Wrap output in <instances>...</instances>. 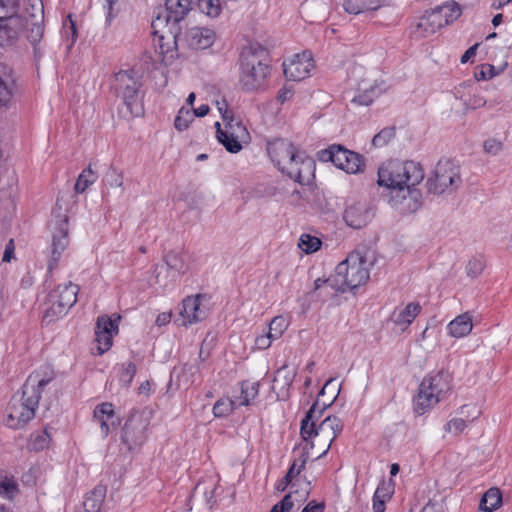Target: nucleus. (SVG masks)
I'll return each mask as SVG.
<instances>
[{"label": "nucleus", "instance_id": "obj_20", "mask_svg": "<svg viewBox=\"0 0 512 512\" xmlns=\"http://www.w3.org/2000/svg\"><path fill=\"white\" fill-rule=\"evenodd\" d=\"M68 244V218L66 216H58L52 237L51 257L48 263V268L50 270L57 265V262Z\"/></svg>", "mask_w": 512, "mask_h": 512}, {"label": "nucleus", "instance_id": "obj_19", "mask_svg": "<svg viewBox=\"0 0 512 512\" xmlns=\"http://www.w3.org/2000/svg\"><path fill=\"white\" fill-rule=\"evenodd\" d=\"M164 23V20L161 16H157L156 19L152 21V28H153V46L155 49V52L163 57H169L173 58L174 54L176 52V35L173 32L172 27H168V35L160 34L157 28L161 26Z\"/></svg>", "mask_w": 512, "mask_h": 512}, {"label": "nucleus", "instance_id": "obj_9", "mask_svg": "<svg viewBox=\"0 0 512 512\" xmlns=\"http://www.w3.org/2000/svg\"><path fill=\"white\" fill-rule=\"evenodd\" d=\"M370 265L368 253L356 250L337 265L335 274L345 290H353L367 282Z\"/></svg>", "mask_w": 512, "mask_h": 512}, {"label": "nucleus", "instance_id": "obj_18", "mask_svg": "<svg viewBox=\"0 0 512 512\" xmlns=\"http://www.w3.org/2000/svg\"><path fill=\"white\" fill-rule=\"evenodd\" d=\"M119 319V316L115 319L105 315L98 317L95 327V342L99 355H102L111 348L113 336L118 333Z\"/></svg>", "mask_w": 512, "mask_h": 512}, {"label": "nucleus", "instance_id": "obj_10", "mask_svg": "<svg viewBox=\"0 0 512 512\" xmlns=\"http://www.w3.org/2000/svg\"><path fill=\"white\" fill-rule=\"evenodd\" d=\"M143 85L142 74L135 69L122 70L115 74V89L132 116L143 114L140 89Z\"/></svg>", "mask_w": 512, "mask_h": 512}, {"label": "nucleus", "instance_id": "obj_56", "mask_svg": "<svg viewBox=\"0 0 512 512\" xmlns=\"http://www.w3.org/2000/svg\"><path fill=\"white\" fill-rule=\"evenodd\" d=\"M217 108L222 116L223 122H226L228 119H230L233 116L232 111H230L227 107L226 101H216Z\"/></svg>", "mask_w": 512, "mask_h": 512}, {"label": "nucleus", "instance_id": "obj_59", "mask_svg": "<svg viewBox=\"0 0 512 512\" xmlns=\"http://www.w3.org/2000/svg\"><path fill=\"white\" fill-rule=\"evenodd\" d=\"M325 509V504L323 502L317 503L315 501H310L302 510V512H323Z\"/></svg>", "mask_w": 512, "mask_h": 512}, {"label": "nucleus", "instance_id": "obj_37", "mask_svg": "<svg viewBox=\"0 0 512 512\" xmlns=\"http://www.w3.org/2000/svg\"><path fill=\"white\" fill-rule=\"evenodd\" d=\"M259 391L258 382L244 381L241 384V395L237 400V405L248 406L256 398Z\"/></svg>", "mask_w": 512, "mask_h": 512}, {"label": "nucleus", "instance_id": "obj_40", "mask_svg": "<svg viewBox=\"0 0 512 512\" xmlns=\"http://www.w3.org/2000/svg\"><path fill=\"white\" fill-rule=\"evenodd\" d=\"M321 246V240L318 237L309 234L301 235L298 247L306 254L316 252Z\"/></svg>", "mask_w": 512, "mask_h": 512}, {"label": "nucleus", "instance_id": "obj_53", "mask_svg": "<svg viewBox=\"0 0 512 512\" xmlns=\"http://www.w3.org/2000/svg\"><path fill=\"white\" fill-rule=\"evenodd\" d=\"M43 35V27L40 24H33L28 38L32 44H36L40 41Z\"/></svg>", "mask_w": 512, "mask_h": 512}, {"label": "nucleus", "instance_id": "obj_3", "mask_svg": "<svg viewBox=\"0 0 512 512\" xmlns=\"http://www.w3.org/2000/svg\"><path fill=\"white\" fill-rule=\"evenodd\" d=\"M267 152L278 169L300 184H309L314 178L315 161L300 154L292 142L275 139L268 143Z\"/></svg>", "mask_w": 512, "mask_h": 512}, {"label": "nucleus", "instance_id": "obj_5", "mask_svg": "<svg viewBox=\"0 0 512 512\" xmlns=\"http://www.w3.org/2000/svg\"><path fill=\"white\" fill-rule=\"evenodd\" d=\"M323 409L317 408V403H314L309 411L306 413L305 418L301 421L300 434L304 441H306L305 450L313 449L315 442L313 438L323 440V451L317 456L321 458L329 451L332 443L337 436L342 432L344 423L337 416H327L317 426L316 422L321 417Z\"/></svg>", "mask_w": 512, "mask_h": 512}, {"label": "nucleus", "instance_id": "obj_42", "mask_svg": "<svg viewBox=\"0 0 512 512\" xmlns=\"http://www.w3.org/2000/svg\"><path fill=\"white\" fill-rule=\"evenodd\" d=\"M200 11L211 18H216L221 12V0H199Z\"/></svg>", "mask_w": 512, "mask_h": 512}, {"label": "nucleus", "instance_id": "obj_62", "mask_svg": "<svg viewBox=\"0 0 512 512\" xmlns=\"http://www.w3.org/2000/svg\"><path fill=\"white\" fill-rule=\"evenodd\" d=\"M485 103L486 100L480 95H473L469 100V105H471L473 108H480L484 106Z\"/></svg>", "mask_w": 512, "mask_h": 512}, {"label": "nucleus", "instance_id": "obj_12", "mask_svg": "<svg viewBox=\"0 0 512 512\" xmlns=\"http://www.w3.org/2000/svg\"><path fill=\"white\" fill-rule=\"evenodd\" d=\"M462 184L460 167L452 160L438 161L433 175L427 179L426 186L429 194H451Z\"/></svg>", "mask_w": 512, "mask_h": 512}, {"label": "nucleus", "instance_id": "obj_29", "mask_svg": "<svg viewBox=\"0 0 512 512\" xmlns=\"http://www.w3.org/2000/svg\"><path fill=\"white\" fill-rule=\"evenodd\" d=\"M385 0H342L344 11L351 15H358L381 8Z\"/></svg>", "mask_w": 512, "mask_h": 512}, {"label": "nucleus", "instance_id": "obj_16", "mask_svg": "<svg viewBox=\"0 0 512 512\" xmlns=\"http://www.w3.org/2000/svg\"><path fill=\"white\" fill-rule=\"evenodd\" d=\"M249 139L250 135L247 128L234 116L224 122V130L219 131V142L230 153L241 151L242 144L248 143Z\"/></svg>", "mask_w": 512, "mask_h": 512}, {"label": "nucleus", "instance_id": "obj_2", "mask_svg": "<svg viewBox=\"0 0 512 512\" xmlns=\"http://www.w3.org/2000/svg\"><path fill=\"white\" fill-rule=\"evenodd\" d=\"M50 381V378L42 377L39 372L28 376L21 393L11 398L7 408L6 425L8 427L21 429L35 417L42 391Z\"/></svg>", "mask_w": 512, "mask_h": 512}, {"label": "nucleus", "instance_id": "obj_6", "mask_svg": "<svg viewBox=\"0 0 512 512\" xmlns=\"http://www.w3.org/2000/svg\"><path fill=\"white\" fill-rule=\"evenodd\" d=\"M323 409L317 408V403H314L309 411L306 413L305 418L301 421L300 434L304 441H306L305 450L313 449L315 442L313 438L323 440V451L317 456L321 458L329 451L332 443L337 436L342 432L344 423L337 416H327L317 426L316 422L321 417Z\"/></svg>", "mask_w": 512, "mask_h": 512}, {"label": "nucleus", "instance_id": "obj_32", "mask_svg": "<svg viewBox=\"0 0 512 512\" xmlns=\"http://www.w3.org/2000/svg\"><path fill=\"white\" fill-rule=\"evenodd\" d=\"M314 290L319 291L318 297L323 299L336 295V292H344L345 288L342 287L336 274L328 279L318 278L314 281Z\"/></svg>", "mask_w": 512, "mask_h": 512}, {"label": "nucleus", "instance_id": "obj_61", "mask_svg": "<svg viewBox=\"0 0 512 512\" xmlns=\"http://www.w3.org/2000/svg\"><path fill=\"white\" fill-rule=\"evenodd\" d=\"M421 512H443V507L440 503L429 501Z\"/></svg>", "mask_w": 512, "mask_h": 512}, {"label": "nucleus", "instance_id": "obj_13", "mask_svg": "<svg viewBox=\"0 0 512 512\" xmlns=\"http://www.w3.org/2000/svg\"><path fill=\"white\" fill-rule=\"evenodd\" d=\"M78 292L79 286L72 282L59 284L47 296L43 321L50 323L66 315L77 302Z\"/></svg>", "mask_w": 512, "mask_h": 512}, {"label": "nucleus", "instance_id": "obj_1", "mask_svg": "<svg viewBox=\"0 0 512 512\" xmlns=\"http://www.w3.org/2000/svg\"><path fill=\"white\" fill-rule=\"evenodd\" d=\"M424 170L414 161H389L378 169L377 183L384 190L388 203L401 213H413L422 205L417 186L424 179Z\"/></svg>", "mask_w": 512, "mask_h": 512}, {"label": "nucleus", "instance_id": "obj_54", "mask_svg": "<svg viewBox=\"0 0 512 512\" xmlns=\"http://www.w3.org/2000/svg\"><path fill=\"white\" fill-rule=\"evenodd\" d=\"M494 76V67L492 65L483 66L479 72L475 73V77L478 81L491 79Z\"/></svg>", "mask_w": 512, "mask_h": 512}, {"label": "nucleus", "instance_id": "obj_15", "mask_svg": "<svg viewBox=\"0 0 512 512\" xmlns=\"http://www.w3.org/2000/svg\"><path fill=\"white\" fill-rule=\"evenodd\" d=\"M26 26L25 19L19 14L17 0H0V37L13 40Z\"/></svg>", "mask_w": 512, "mask_h": 512}, {"label": "nucleus", "instance_id": "obj_35", "mask_svg": "<svg viewBox=\"0 0 512 512\" xmlns=\"http://www.w3.org/2000/svg\"><path fill=\"white\" fill-rule=\"evenodd\" d=\"M19 494V485L13 475L0 473V496L13 500Z\"/></svg>", "mask_w": 512, "mask_h": 512}, {"label": "nucleus", "instance_id": "obj_52", "mask_svg": "<svg viewBox=\"0 0 512 512\" xmlns=\"http://www.w3.org/2000/svg\"><path fill=\"white\" fill-rule=\"evenodd\" d=\"M293 506L292 493H289L279 503L274 505L270 512H290Z\"/></svg>", "mask_w": 512, "mask_h": 512}, {"label": "nucleus", "instance_id": "obj_41", "mask_svg": "<svg viewBox=\"0 0 512 512\" xmlns=\"http://www.w3.org/2000/svg\"><path fill=\"white\" fill-rule=\"evenodd\" d=\"M194 120V115L189 108L181 107L174 121V126L178 131L186 130Z\"/></svg>", "mask_w": 512, "mask_h": 512}, {"label": "nucleus", "instance_id": "obj_64", "mask_svg": "<svg viewBox=\"0 0 512 512\" xmlns=\"http://www.w3.org/2000/svg\"><path fill=\"white\" fill-rule=\"evenodd\" d=\"M293 479L285 475L277 484L276 489L280 492H283L286 490V488L291 484Z\"/></svg>", "mask_w": 512, "mask_h": 512}, {"label": "nucleus", "instance_id": "obj_31", "mask_svg": "<svg viewBox=\"0 0 512 512\" xmlns=\"http://www.w3.org/2000/svg\"><path fill=\"white\" fill-rule=\"evenodd\" d=\"M421 309L422 307L418 302H411L407 304L402 310L394 313V324L400 326L402 330H404L414 321L421 312Z\"/></svg>", "mask_w": 512, "mask_h": 512}, {"label": "nucleus", "instance_id": "obj_36", "mask_svg": "<svg viewBox=\"0 0 512 512\" xmlns=\"http://www.w3.org/2000/svg\"><path fill=\"white\" fill-rule=\"evenodd\" d=\"M502 502V496L497 488L489 489L482 497L479 505L481 512H492Z\"/></svg>", "mask_w": 512, "mask_h": 512}, {"label": "nucleus", "instance_id": "obj_30", "mask_svg": "<svg viewBox=\"0 0 512 512\" xmlns=\"http://www.w3.org/2000/svg\"><path fill=\"white\" fill-rule=\"evenodd\" d=\"M472 328V317L468 313H463L448 324L447 331L450 336L461 338L468 335Z\"/></svg>", "mask_w": 512, "mask_h": 512}, {"label": "nucleus", "instance_id": "obj_44", "mask_svg": "<svg viewBox=\"0 0 512 512\" xmlns=\"http://www.w3.org/2000/svg\"><path fill=\"white\" fill-rule=\"evenodd\" d=\"M287 327L288 322L286 318H284L283 316H276L271 320L269 324V330L267 333L271 335L273 339L276 340L283 334Z\"/></svg>", "mask_w": 512, "mask_h": 512}, {"label": "nucleus", "instance_id": "obj_58", "mask_svg": "<svg viewBox=\"0 0 512 512\" xmlns=\"http://www.w3.org/2000/svg\"><path fill=\"white\" fill-rule=\"evenodd\" d=\"M293 96V90L289 87H283L279 90L277 95V100L279 103L283 104L286 101L290 100Z\"/></svg>", "mask_w": 512, "mask_h": 512}, {"label": "nucleus", "instance_id": "obj_50", "mask_svg": "<svg viewBox=\"0 0 512 512\" xmlns=\"http://www.w3.org/2000/svg\"><path fill=\"white\" fill-rule=\"evenodd\" d=\"M466 426L465 420L461 418H453L445 424L444 429L448 433L458 435L465 430Z\"/></svg>", "mask_w": 512, "mask_h": 512}, {"label": "nucleus", "instance_id": "obj_33", "mask_svg": "<svg viewBox=\"0 0 512 512\" xmlns=\"http://www.w3.org/2000/svg\"><path fill=\"white\" fill-rule=\"evenodd\" d=\"M164 262L168 269L176 273L178 276L188 271L187 256L180 251H169L164 256Z\"/></svg>", "mask_w": 512, "mask_h": 512}, {"label": "nucleus", "instance_id": "obj_46", "mask_svg": "<svg viewBox=\"0 0 512 512\" xmlns=\"http://www.w3.org/2000/svg\"><path fill=\"white\" fill-rule=\"evenodd\" d=\"M14 82L0 76V107L7 105L13 95Z\"/></svg>", "mask_w": 512, "mask_h": 512}, {"label": "nucleus", "instance_id": "obj_49", "mask_svg": "<svg viewBox=\"0 0 512 512\" xmlns=\"http://www.w3.org/2000/svg\"><path fill=\"white\" fill-rule=\"evenodd\" d=\"M308 450H306L305 453H303L298 459H296L289 470L287 471L286 475L290 477L291 479H294L297 477L300 472L304 469L306 462L308 460Z\"/></svg>", "mask_w": 512, "mask_h": 512}, {"label": "nucleus", "instance_id": "obj_8", "mask_svg": "<svg viewBox=\"0 0 512 512\" xmlns=\"http://www.w3.org/2000/svg\"><path fill=\"white\" fill-rule=\"evenodd\" d=\"M462 10L458 3L446 2L426 11L412 28L411 34L416 39L426 38L435 34L445 25H449L461 16Z\"/></svg>", "mask_w": 512, "mask_h": 512}, {"label": "nucleus", "instance_id": "obj_24", "mask_svg": "<svg viewBox=\"0 0 512 512\" xmlns=\"http://www.w3.org/2000/svg\"><path fill=\"white\" fill-rule=\"evenodd\" d=\"M372 217V211L363 204L351 205L346 208L343 214V220L345 223L354 229L364 227Z\"/></svg>", "mask_w": 512, "mask_h": 512}, {"label": "nucleus", "instance_id": "obj_26", "mask_svg": "<svg viewBox=\"0 0 512 512\" xmlns=\"http://www.w3.org/2000/svg\"><path fill=\"white\" fill-rule=\"evenodd\" d=\"M165 8L167 15L164 20L166 26L170 23L176 25L185 18L191 9L190 0H165Z\"/></svg>", "mask_w": 512, "mask_h": 512}, {"label": "nucleus", "instance_id": "obj_48", "mask_svg": "<svg viewBox=\"0 0 512 512\" xmlns=\"http://www.w3.org/2000/svg\"><path fill=\"white\" fill-rule=\"evenodd\" d=\"M123 173L111 167L104 176V183L110 187L123 186Z\"/></svg>", "mask_w": 512, "mask_h": 512}, {"label": "nucleus", "instance_id": "obj_27", "mask_svg": "<svg viewBox=\"0 0 512 512\" xmlns=\"http://www.w3.org/2000/svg\"><path fill=\"white\" fill-rule=\"evenodd\" d=\"M94 419L99 423L103 437L109 434L110 426L116 425L113 405L108 402L97 405L94 409Z\"/></svg>", "mask_w": 512, "mask_h": 512}, {"label": "nucleus", "instance_id": "obj_21", "mask_svg": "<svg viewBox=\"0 0 512 512\" xmlns=\"http://www.w3.org/2000/svg\"><path fill=\"white\" fill-rule=\"evenodd\" d=\"M284 74L289 80L301 81L310 75L314 64L310 52L304 51L301 54H296L287 63H283Z\"/></svg>", "mask_w": 512, "mask_h": 512}, {"label": "nucleus", "instance_id": "obj_7", "mask_svg": "<svg viewBox=\"0 0 512 512\" xmlns=\"http://www.w3.org/2000/svg\"><path fill=\"white\" fill-rule=\"evenodd\" d=\"M268 54L260 44H251L241 53L240 83L246 91L262 87L270 73Z\"/></svg>", "mask_w": 512, "mask_h": 512}, {"label": "nucleus", "instance_id": "obj_14", "mask_svg": "<svg viewBox=\"0 0 512 512\" xmlns=\"http://www.w3.org/2000/svg\"><path fill=\"white\" fill-rule=\"evenodd\" d=\"M319 155L322 161H331L337 168L351 174L361 172L365 165L360 154L341 145H332L328 149L321 150Z\"/></svg>", "mask_w": 512, "mask_h": 512}, {"label": "nucleus", "instance_id": "obj_45", "mask_svg": "<svg viewBox=\"0 0 512 512\" xmlns=\"http://www.w3.org/2000/svg\"><path fill=\"white\" fill-rule=\"evenodd\" d=\"M136 365L133 362L123 363L120 367L119 380L123 386L128 387L136 374Z\"/></svg>", "mask_w": 512, "mask_h": 512}, {"label": "nucleus", "instance_id": "obj_4", "mask_svg": "<svg viewBox=\"0 0 512 512\" xmlns=\"http://www.w3.org/2000/svg\"><path fill=\"white\" fill-rule=\"evenodd\" d=\"M323 409L317 408V403H314L309 411L306 413L305 418L301 421L300 434L304 441H306L305 450L313 449L315 442L313 438L323 440V451L317 456L321 458L329 451L332 443L337 436L342 432L344 423L337 416H327L317 426L316 422L321 417Z\"/></svg>", "mask_w": 512, "mask_h": 512}, {"label": "nucleus", "instance_id": "obj_39", "mask_svg": "<svg viewBox=\"0 0 512 512\" xmlns=\"http://www.w3.org/2000/svg\"><path fill=\"white\" fill-rule=\"evenodd\" d=\"M237 407V400L221 398L214 404L213 414L215 417H225L229 415Z\"/></svg>", "mask_w": 512, "mask_h": 512}, {"label": "nucleus", "instance_id": "obj_60", "mask_svg": "<svg viewBox=\"0 0 512 512\" xmlns=\"http://www.w3.org/2000/svg\"><path fill=\"white\" fill-rule=\"evenodd\" d=\"M484 149L488 153L496 154L501 150V144L495 140H488L484 143Z\"/></svg>", "mask_w": 512, "mask_h": 512}, {"label": "nucleus", "instance_id": "obj_43", "mask_svg": "<svg viewBox=\"0 0 512 512\" xmlns=\"http://www.w3.org/2000/svg\"><path fill=\"white\" fill-rule=\"evenodd\" d=\"M50 442V435L46 430L34 433L30 437L29 448L34 451H42L48 447Z\"/></svg>", "mask_w": 512, "mask_h": 512}, {"label": "nucleus", "instance_id": "obj_28", "mask_svg": "<svg viewBox=\"0 0 512 512\" xmlns=\"http://www.w3.org/2000/svg\"><path fill=\"white\" fill-rule=\"evenodd\" d=\"M395 491V483L393 480H382L374 495H373V511L374 512H384L385 504L388 502Z\"/></svg>", "mask_w": 512, "mask_h": 512}, {"label": "nucleus", "instance_id": "obj_57", "mask_svg": "<svg viewBox=\"0 0 512 512\" xmlns=\"http://www.w3.org/2000/svg\"><path fill=\"white\" fill-rule=\"evenodd\" d=\"M14 242L13 239H10L8 243L5 245V250L3 252L2 258H0L1 263L2 262H10L14 255Z\"/></svg>", "mask_w": 512, "mask_h": 512}, {"label": "nucleus", "instance_id": "obj_47", "mask_svg": "<svg viewBox=\"0 0 512 512\" xmlns=\"http://www.w3.org/2000/svg\"><path fill=\"white\" fill-rule=\"evenodd\" d=\"M395 137L394 128L387 127L377 133L372 139V145L374 147H383L388 144Z\"/></svg>", "mask_w": 512, "mask_h": 512}, {"label": "nucleus", "instance_id": "obj_34", "mask_svg": "<svg viewBox=\"0 0 512 512\" xmlns=\"http://www.w3.org/2000/svg\"><path fill=\"white\" fill-rule=\"evenodd\" d=\"M105 498V489L103 487H96L93 491L88 493L83 502L81 512H100L103 501Z\"/></svg>", "mask_w": 512, "mask_h": 512}, {"label": "nucleus", "instance_id": "obj_25", "mask_svg": "<svg viewBox=\"0 0 512 512\" xmlns=\"http://www.w3.org/2000/svg\"><path fill=\"white\" fill-rule=\"evenodd\" d=\"M186 38L192 49H207L215 42L216 33L210 28L193 27L188 30Z\"/></svg>", "mask_w": 512, "mask_h": 512}, {"label": "nucleus", "instance_id": "obj_11", "mask_svg": "<svg viewBox=\"0 0 512 512\" xmlns=\"http://www.w3.org/2000/svg\"><path fill=\"white\" fill-rule=\"evenodd\" d=\"M450 389V377L443 371L425 377L415 399L417 413L423 414L427 409L438 404Z\"/></svg>", "mask_w": 512, "mask_h": 512}, {"label": "nucleus", "instance_id": "obj_38", "mask_svg": "<svg viewBox=\"0 0 512 512\" xmlns=\"http://www.w3.org/2000/svg\"><path fill=\"white\" fill-rule=\"evenodd\" d=\"M97 179L96 173L88 166L84 169L77 178L75 183V190L77 193H83L86 189L92 185Z\"/></svg>", "mask_w": 512, "mask_h": 512}, {"label": "nucleus", "instance_id": "obj_63", "mask_svg": "<svg viewBox=\"0 0 512 512\" xmlns=\"http://www.w3.org/2000/svg\"><path fill=\"white\" fill-rule=\"evenodd\" d=\"M170 320H171V314L163 312L157 316V318L155 320V324L158 326H164V325L168 324L170 322Z\"/></svg>", "mask_w": 512, "mask_h": 512}, {"label": "nucleus", "instance_id": "obj_51", "mask_svg": "<svg viewBox=\"0 0 512 512\" xmlns=\"http://www.w3.org/2000/svg\"><path fill=\"white\" fill-rule=\"evenodd\" d=\"M484 265L485 264L482 258L471 259L466 266L467 275L472 278L477 277L483 271Z\"/></svg>", "mask_w": 512, "mask_h": 512}, {"label": "nucleus", "instance_id": "obj_22", "mask_svg": "<svg viewBox=\"0 0 512 512\" xmlns=\"http://www.w3.org/2000/svg\"><path fill=\"white\" fill-rule=\"evenodd\" d=\"M385 91L384 82L377 80L362 79L357 86L356 95L352 103L356 105L369 106L375 98Z\"/></svg>", "mask_w": 512, "mask_h": 512}, {"label": "nucleus", "instance_id": "obj_17", "mask_svg": "<svg viewBox=\"0 0 512 512\" xmlns=\"http://www.w3.org/2000/svg\"><path fill=\"white\" fill-rule=\"evenodd\" d=\"M148 421L142 415H132L122 429V442L131 450L146 440Z\"/></svg>", "mask_w": 512, "mask_h": 512}, {"label": "nucleus", "instance_id": "obj_23", "mask_svg": "<svg viewBox=\"0 0 512 512\" xmlns=\"http://www.w3.org/2000/svg\"><path fill=\"white\" fill-rule=\"evenodd\" d=\"M180 317L181 324L184 326L192 325L205 319L206 310L201 307L200 295L188 296L182 301Z\"/></svg>", "mask_w": 512, "mask_h": 512}, {"label": "nucleus", "instance_id": "obj_55", "mask_svg": "<svg viewBox=\"0 0 512 512\" xmlns=\"http://www.w3.org/2000/svg\"><path fill=\"white\" fill-rule=\"evenodd\" d=\"M273 340L272 336L266 333L265 335H260L255 339V345L258 349L264 350L270 347Z\"/></svg>", "mask_w": 512, "mask_h": 512}]
</instances>
